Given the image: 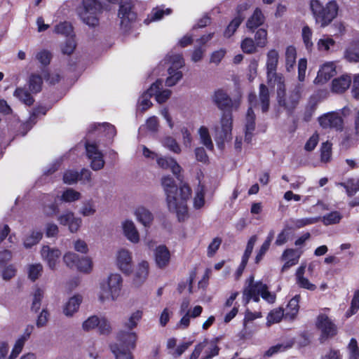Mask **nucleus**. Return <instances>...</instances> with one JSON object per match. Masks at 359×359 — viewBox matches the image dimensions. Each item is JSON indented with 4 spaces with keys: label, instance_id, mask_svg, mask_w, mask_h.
Instances as JSON below:
<instances>
[{
    "label": "nucleus",
    "instance_id": "1",
    "mask_svg": "<svg viewBox=\"0 0 359 359\" xmlns=\"http://www.w3.org/2000/svg\"><path fill=\"white\" fill-rule=\"evenodd\" d=\"M161 185L169 210L176 213L180 221L184 220L188 215L187 201L191 194V188L188 184H182L177 189L174 179L170 175L161 178Z\"/></svg>",
    "mask_w": 359,
    "mask_h": 359
},
{
    "label": "nucleus",
    "instance_id": "2",
    "mask_svg": "<svg viewBox=\"0 0 359 359\" xmlns=\"http://www.w3.org/2000/svg\"><path fill=\"white\" fill-rule=\"evenodd\" d=\"M123 278L117 273L109 274L102 280L99 284L98 299L104 303L116 301L121 294Z\"/></svg>",
    "mask_w": 359,
    "mask_h": 359
},
{
    "label": "nucleus",
    "instance_id": "3",
    "mask_svg": "<svg viewBox=\"0 0 359 359\" xmlns=\"http://www.w3.org/2000/svg\"><path fill=\"white\" fill-rule=\"evenodd\" d=\"M259 295L270 304L276 301V294L269 291L268 286L261 281L255 283L254 276H250L245 282V287L243 292V301L245 304H248L252 299L258 302Z\"/></svg>",
    "mask_w": 359,
    "mask_h": 359
},
{
    "label": "nucleus",
    "instance_id": "4",
    "mask_svg": "<svg viewBox=\"0 0 359 359\" xmlns=\"http://www.w3.org/2000/svg\"><path fill=\"white\" fill-rule=\"evenodd\" d=\"M111 4H102L99 0H83L79 15L82 21L90 27L98 25V15L103 11H111Z\"/></svg>",
    "mask_w": 359,
    "mask_h": 359
},
{
    "label": "nucleus",
    "instance_id": "5",
    "mask_svg": "<svg viewBox=\"0 0 359 359\" xmlns=\"http://www.w3.org/2000/svg\"><path fill=\"white\" fill-rule=\"evenodd\" d=\"M310 7L316 22L321 27H325L337 17L338 5L336 1H330L324 7L319 0H311Z\"/></svg>",
    "mask_w": 359,
    "mask_h": 359
},
{
    "label": "nucleus",
    "instance_id": "6",
    "mask_svg": "<svg viewBox=\"0 0 359 359\" xmlns=\"http://www.w3.org/2000/svg\"><path fill=\"white\" fill-rule=\"evenodd\" d=\"M304 86L297 83L288 93L285 91L284 81L278 83L277 100L280 106L291 112L297 106L303 92Z\"/></svg>",
    "mask_w": 359,
    "mask_h": 359
},
{
    "label": "nucleus",
    "instance_id": "7",
    "mask_svg": "<svg viewBox=\"0 0 359 359\" xmlns=\"http://www.w3.org/2000/svg\"><path fill=\"white\" fill-rule=\"evenodd\" d=\"M165 60L170 65L168 69L169 76L165 80V84L171 87L182 78V73L180 69L184 65V62L180 54L168 55Z\"/></svg>",
    "mask_w": 359,
    "mask_h": 359
},
{
    "label": "nucleus",
    "instance_id": "8",
    "mask_svg": "<svg viewBox=\"0 0 359 359\" xmlns=\"http://www.w3.org/2000/svg\"><path fill=\"white\" fill-rule=\"evenodd\" d=\"M118 15L120 19L121 28L123 32H127L134 27L137 20V13L134 11L132 2L121 3Z\"/></svg>",
    "mask_w": 359,
    "mask_h": 359
},
{
    "label": "nucleus",
    "instance_id": "9",
    "mask_svg": "<svg viewBox=\"0 0 359 359\" xmlns=\"http://www.w3.org/2000/svg\"><path fill=\"white\" fill-rule=\"evenodd\" d=\"M233 117L231 111L224 112L219 124L215 126V133L217 138L222 141L229 140L231 138Z\"/></svg>",
    "mask_w": 359,
    "mask_h": 359
},
{
    "label": "nucleus",
    "instance_id": "10",
    "mask_svg": "<svg viewBox=\"0 0 359 359\" xmlns=\"http://www.w3.org/2000/svg\"><path fill=\"white\" fill-rule=\"evenodd\" d=\"M320 126L324 129H334L336 131H342L344 121L339 111L325 113L318 118Z\"/></svg>",
    "mask_w": 359,
    "mask_h": 359
},
{
    "label": "nucleus",
    "instance_id": "11",
    "mask_svg": "<svg viewBox=\"0 0 359 359\" xmlns=\"http://www.w3.org/2000/svg\"><path fill=\"white\" fill-rule=\"evenodd\" d=\"M213 102L220 110H236L238 109L241 101L239 99L232 100L223 90H216L212 97Z\"/></svg>",
    "mask_w": 359,
    "mask_h": 359
},
{
    "label": "nucleus",
    "instance_id": "12",
    "mask_svg": "<svg viewBox=\"0 0 359 359\" xmlns=\"http://www.w3.org/2000/svg\"><path fill=\"white\" fill-rule=\"evenodd\" d=\"M279 53L275 49H271L266 54V74L269 82H271L273 79L277 83H281L283 81L282 75H279L276 73L277 66L278 63Z\"/></svg>",
    "mask_w": 359,
    "mask_h": 359
},
{
    "label": "nucleus",
    "instance_id": "13",
    "mask_svg": "<svg viewBox=\"0 0 359 359\" xmlns=\"http://www.w3.org/2000/svg\"><path fill=\"white\" fill-rule=\"evenodd\" d=\"M250 107L248 109L245 117V140L250 142L252 139L253 131L255 129V114L252 110V107L257 105V96L255 93H250L248 96Z\"/></svg>",
    "mask_w": 359,
    "mask_h": 359
},
{
    "label": "nucleus",
    "instance_id": "14",
    "mask_svg": "<svg viewBox=\"0 0 359 359\" xmlns=\"http://www.w3.org/2000/svg\"><path fill=\"white\" fill-rule=\"evenodd\" d=\"M116 264L118 269L125 274H130L133 270L132 252L122 248L117 250L116 254Z\"/></svg>",
    "mask_w": 359,
    "mask_h": 359
},
{
    "label": "nucleus",
    "instance_id": "15",
    "mask_svg": "<svg viewBox=\"0 0 359 359\" xmlns=\"http://www.w3.org/2000/svg\"><path fill=\"white\" fill-rule=\"evenodd\" d=\"M86 155L90 160V167L93 170H100L104 165V156L95 143L86 142Z\"/></svg>",
    "mask_w": 359,
    "mask_h": 359
},
{
    "label": "nucleus",
    "instance_id": "16",
    "mask_svg": "<svg viewBox=\"0 0 359 359\" xmlns=\"http://www.w3.org/2000/svg\"><path fill=\"white\" fill-rule=\"evenodd\" d=\"M317 327L322 332L320 338L321 343L337 334V329L336 325L326 315L321 314L318 317Z\"/></svg>",
    "mask_w": 359,
    "mask_h": 359
},
{
    "label": "nucleus",
    "instance_id": "17",
    "mask_svg": "<svg viewBox=\"0 0 359 359\" xmlns=\"http://www.w3.org/2000/svg\"><path fill=\"white\" fill-rule=\"evenodd\" d=\"M359 144V109H355L353 115V128L346 133L341 141L343 147L348 149Z\"/></svg>",
    "mask_w": 359,
    "mask_h": 359
},
{
    "label": "nucleus",
    "instance_id": "18",
    "mask_svg": "<svg viewBox=\"0 0 359 359\" xmlns=\"http://www.w3.org/2000/svg\"><path fill=\"white\" fill-rule=\"evenodd\" d=\"M57 221L61 225L67 226L70 232L76 233L80 229L82 220L74 216L71 211H66L58 216Z\"/></svg>",
    "mask_w": 359,
    "mask_h": 359
},
{
    "label": "nucleus",
    "instance_id": "19",
    "mask_svg": "<svg viewBox=\"0 0 359 359\" xmlns=\"http://www.w3.org/2000/svg\"><path fill=\"white\" fill-rule=\"evenodd\" d=\"M61 255V252L57 248H51L48 245H43L41 250V256L48 267L55 270Z\"/></svg>",
    "mask_w": 359,
    "mask_h": 359
},
{
    "label": "nucleus",
    "instance_id": "20",
    "mask_svg": "<svg viewBox=\"0 0 359 359\" xmlns=\"http://www.w3.org/2000/svg\"><path fill=\"white\" fill-rule=\"evenodd\" d=\"M121 229L123 236L133 244H137L140 241V233L130 219H126L121 222Z\"/></svg>",
    "mask_w": 359,
    "mask_h": 359
},
{
    "label": "nucleus",
    "instance_id": "21",
    "mask_svg": "<svg viewBox=\"0 0 359 359\" xmlns=\"http://www.w3.org/2000/svg\"><path fill=\"white\" fill-rule=\"evenodd\" d=\"M157 165L163 170H170L173 175L179 178V175L182 170L181 166L172 157L158 156L156 160Z\"/></svg>",
    "mask_w": 359,
    "mask_h": 359
},
{
    "label": "nucleus",
    "instance_id": "22",
    "mask_svg": "<svg viewBox=\"0 0 359 359\" xmlns=\"http://www.w3.org/2000/svg\"><path fill=\"white\" fill-rule=\"evenodd\" d=\"M154 259L156 266L160 269L165 268L170 259V253L165 245L158 246L154 251Z\"/></svg>",
    "mask_w": 359,
    "mask_h": 359
},
{
    "label": "nucleus",
    "instance_id": "23",
    "mask_svg": "<svg viewBox=\"0 0 359 359\" xmlns=\"http://www.w3.org/2000/svg\"><path fill=\"white\" fill-rule=\"evenodd\" d=\"M135 218L144 227L149 228L154 221L152 212L144 206L137 207L134 212Z\"/></svg>",
    "mask_w": 359,
    "mask_h": 359
},
{
    "label": "nucleus",
    "instance_id": "24",
    "mask_svg": "<svg viewBox=\"0 0 359 359\" xmlns=\"http://www.w3.org/2000/svg\"><path fill=\"white\" fill-rule=\"evenodd\" d=\"M336 74V67L333 62L324 64L318 72L315 79L316 83H324Z\"/></svg>",
    "mask_w": 359,
    "mask_h": 359
},
{
    "label": "nucleus",
    "instance_id": "25",
    "mask_svg": "<svg viewBox=\"0 0 359 359\" xmlns=\"http://www.w3.org/2000/svg\"><path fill=\"white\" fill-rule=\"evenodd\" d=\"M162 86V81L158 80L149 88L150 95H155L158 103L165 102L171 95V90L168 89L161 90Z\"/></svg>",
    "mask_w": 359,
    "mask_h": 359
},
{
    "label": "nucleus",
    "instance_id": "26",
    "mask_svg": "<svg viewBox=\"0 0 359 359\" xmlns=\"http://www.w3.org/2000/svg\"><path fill=\"white\" fill-rule=\"evenodd\" d=\"M137 339V334L134 332L120 331L117 334L118 342L116 344H120V347L126 349L134 348Z\"/></svg>",
    "mask_w": 359,
    "mask_h": 359
},
{
    "label": "nucleus",
    "instance_id": "27",
    "mask_svg": "<svg viewBox=\"0 0 359 359\" xmlns=\"http://www.w3.org/2000/svg\"><path fill=\"white\" fill-rule=\"evenodd\" d=\"M302 252L294 249L285 250L282 255V259L285 260V263L282 267V271H287L291 266L296 265L301 256Z\"/></svg>",
    "mask_w": 359,
    "mask_h": 359
},
{
    "label": "nucleus",
    "instance_id": "28",
    "mask_svg": "<svg viewBox=\"0 0 359 359\" xmlns=\"http://www.w3.org/2000/svg\"><path fill=\"white\" fill-rule=\"evenodd\" d=\"M82 302V297L80 295H74L69 298L63 306V313L67 317H72L76 313Z\"/></svg>",
    "mask_w": 359,
    "mask_h": 359
},
{
    "label": "nucleus",
    "instance_id": "29",
    "mask_svg": "<svg viewBox=\"0 0 359 359\" xmlns=\"http://www.w3.org/2000/svg\"><path fill=\"white\" fill-rule=\"evenodd\" d=\"M149 264L147 261L142 260L138 263L134 279L136 284L141 285L146 280L149 275Z\"/></svg>",
    "mask_w": 359,
    "mask_h": 359
},
{
    "label": "nucleus",
    "instance_id": "30",
    "mask_svg": "<svg viewBox=\"0 0 359 359\" xmlns=\"http://www.w3.org/2000/svg\"><path fill=\"white\" fill-rule=\"evenodd\" d=\"M201 344H204V356L201 359H211L219 354V348L217 339H204Z\"/></svg>",
    "mask_w": 359,
    "mask_h": 359
},
{
    "label": "nucleus",
    "instance_id": "31",
    "mask_svg": "<svg viewBox=\"0 0 359 359\" xmlns=\"http://www.w3.org/2000/svg\"><path fill=\"white\" fill-rule=\"evenodd\" d=\"M351 82V78L348 75H342L332 81V89L337 93H341L346 90Z\"/></svg>",
    "mask_w": 359,
    "mask_h": 359
},
{
    "label": "nucleus",
    "instance_id": "32",
    "mask_svg": "<svg viewBox=\"0 0 359 359\" xmlns=\"http://www.w3.org/2000/svg\"><path fill=\"white\" fill-rule=\"evenodd\" d=\"M264 22V16L259 8H256L252 16L248 20L246 27L251 31L257 29Z\"/></svg>",
    "mask_w": 359,
    "mask_h": 359
},
{
    "label": "nucleus",
    "instance_id": "33",
    "mask_svg": "<svg viewBox=\"0 0 359 359\" xmlns=\"http://www.w3.org/2000/svg\"><path fill=\"white\" fill-rule=\"evenodd\" d=\"M300 298L299 294H296L290 299L286 308V312L285 313V318L293 320L296 317L299 311Z\"/></svg>",
    "mask_w": 359,
    "mask_h": 359
},
{
    "label": "nucleus",
    "instance_id": "34",
    "mask_svg": "<svg viewBox=\"0 0 359 359\" xmlns=\"http://www.w3.org/2000/svg\"><path fill=\"white\" fill-rule=\"evenodd\" d=\"M344 58L350 62H359V43H351L345 50Z\"/></svg>",
    "mask_w": 359,
    "mask_h": 359
},
{
    "label": "nucleus",
    "instance_id": "35",
    "mask_svg": "<svg viewBox=\"0 0 359 359\" xmlns=\"http://www.w3.org/2000/svg\"><path fill=\"white\" fill-rule=\"evenodd\" d=\"M43 212L47 216H53L58 212V208L52 201V196L48 194L44 195L43 198Z\"/></svg>",
    "mask_w": 359,
    "mask_h": 359
},
{
    "label": "nucleus",
    "instance_id": "36",
    "mask_svg": "<svg viewBox=\"0 0 359 359\" xmlns=\"http://www.w3.org/2000/svg\"><path fill=\"white\" fill-rule=\"evenodd\" d=\"M13 95L27 106L32 105L34 102L31 93L25 88H16L13 93Z\"/></svg>",
    "mask_w": 359,
    "mask_h": 359
},
{
    "label": "nucleus",
    "instance_id": "37",
    "mask_svg": "<svg viewBox=\"0 0 359 359\" xmlns=\"http://www.w3.org/2000/svg\"><path fill=\"white\" fill-rule=\"evenodd\" d=\"M285 67L287 72H290L294 69V65L296 63L297 58V50L296 48L290 46L287 47L285 50Z\"/></svg>",
    "mask_w": 359,
    "mask_h": 359
},
{
    "label": "nucleus",
    "instance_id": "38",
    "mask_svg": "<svg viewBox=\"0 0 359 359\" xmlns=\"http://www.w3.org/2000/svg\"><path fill=\"white\" fill-rule=\"evenodd\" d=\"M172 11L170 8L163 9L161 8H155L152 9L147 18L144 20L146 24L151 22L158 21L161 20L165 15H170Z\"/></svg>",
    "mask_w": 359,
    "mask_h": 359
},
{
    "label": "nucleus",
    "instance_id": "39",
    "mask_svg": "<svg viewBox=\"0 0 359 359\" xmlns=\"http://www.w3.org/2000/svg\"><path fill=\"white\" fill-rule=\"evenodd\" d=\"M110 349L116 359H133L131 352L128 349L120 347V344H112L110 345Z\"/></svg>",
    "mask_w": 359,
    "mask_h": 359
},
{
    "label": "nucleus",
    "instance_id": "40",
    "mask_svg": "<svg viewBox=\"0 0 359 359\" xmlns=\"http://www.w3.org/2000/svg\"><path fill=\"white\" fill-rule=\"evenodd\" d=\"M259 100L261 103L263 112L268 111L269 108V88L263 83L259 86Z\"/></svg>",
    "mask_w": 359,
    "mask_h": 359
},
{
    "label": "nucleus",
    "instance_id": "41",
    "mask_svg": "<svg viewBox=\"0 0 359 359\" xmlns=\"http://www.w3.org/2000/svg\"><path fill=\"white\" fill-rule=\"evenodd\" d=\"M44 296V290L40 287L34 288L32 297V305L31 310L34 312H37L41 305V301Z\"/></svg>",
    "mask_w": 359,
    "mask_h": 359
},
{
    "label": "nucleus",
    "instance_id": "42",
    "mask_svg": "<svg viewBox=\"0 0 359 359\" xmlns=\"http://www.w3.org/2000/svg\"><path fill=\"white\" fill-rule=\"evenodd\" d=\"M335 45V41L327 35H324L317 42V48L320 52L328 53Z\"/></svg>",
    "mask_w": 359,
    "mask_h": 359
},
{
    "label": "nucleus",
    "instance_id": "43",
    "mask_svg": "<svg viewBox=\"0 0 359 359\" xmlns=\"http://www.w3.org/2000/svg\"><path fill=\"white\" fill-rule=\"evenodd\" d=\"M142 316L143 312L141 310H136L133 312L128 318L124 322V327L129 330H132L137 327L138 323L142 319Z\"/></svg>",
    "mask_w": 359,
    "mask_h": 359
},
{
    "label": "nucleus",
    "instance_id": "44",
    "mask_svg": "<svg viewBox=\"0 0 359 359\" xmlns=\"http://www.w3.org/2000/svg\"><path fill=\"white\" fill-rule=\"evenodd\" d=\"M274 233H275V232L273 230H271L269 231L266 241L262 245V246L260 247V249L259 250V251L256 255V257H255L256 263H259L260 262V260L262 259L264 255L266 254V252L269 249L271 243L274 237Z\"/></svg>",
    "mask_w": 359,
    "mask_h": 359
},
{
    "label": "nucleus",
    "instance_id": "45",
    "mask_svg": "<svg viewBox=\"0 0 359 359\" xmlns=\"http://www.w3.org/2000/svg\"><path fill=\"white\" fill-rule=\"evenodd\" d=\"M320 217H306L302 219H290V222L292 227L295 229H300L304 226L313 224L320 221Z\"/></svg>",
    "mask_w": 359,
    "mask_h": 359
},
{
    "label": "nucleus",
    "instance_id": "46",
    "mask_svg": "<svg viewBox=\"0 0 359 359\" xmlns=\"http://www.w3.org/2000/svg\"><path fill=\"white\" fill-rule=\"evenodd\" d=\"M201 142L208 149L212 150L214 147L208 128L201 126L198 129Z\"/></svg>",
    "mask_w": 359,
    "mask_h": 359
},
{
    "label": "nucleus",
    "instance_id": "47",
    "mask_svg": "<svg viewBox=\"0 0 359 359\" xmlns=\"http://www.w3.org/2000/svg\"><path fill=\"white\" fill-rule=\"evenodd\" d=\"M339 184L346 189L349 196L359 191V179H348L346 182H341Z\"/></svg>",
    "mask_w": 359,
    "mask_h": 359
},
{
    "label": "nucleus",
    "instance_id": "48",
    "mask_svg": "<svg viewBox=\"0 0 359 359\" xmlns=\"http://www.w3.org/2000/svg\"><path fill=\"white\" fill-rule=\"evenodd\" d=\"M205 205V188L203 185L198 184L196 189V194L194 198V207L195 209H200Z\"/></svg>",
    "mask_w": 359,
    "mask_h": 359
},
{
    "label": "nucleus",
    "instance_id": "49",
    "mask_svg": "<svg viewBox=\"0 0 359 359\" xmlns=\"http://www.w3.org/2000/svg\"><path fill=\"white\" fill-rule=\"evenodd\" d=\"M342 219V215L338 211H332L324 215L320 219L325 226L339 223Z\"/></svg>",
    "mask_w": 359,
    "mask_h": 359
},
{
    "label": "nucleus",
    "instance_id": "50",
    "mask_svg": "<svg viewBox=\"0 0 359 359\" xmlns=\"http://www.w3.org/2000/svg\"><path fill=\"white\" fill-rule=\"evenodd\" d=\"M312 35L313 32L311 29L308 25L304 26L302 30V38L304 44L308 50H311L313 46Z\"/></svg>",
    "mask_w": 359,
    "mask_h": 359
},
{
    "label": "nucleus",
    "instance_id": "51",
    "mask_svg": "<svg viewBox=\"0 0 359 359\" xmlns=\"http://www.w3.org/2000/svg\"><path fill=\"white\" fill-rule=\"evenodd\" d=\"M162 144L164 147L169 149L175 154H180L181 152V147L176 140L172 137H165L162 140Z\"/></svg>",
    "mask_w": 359,
    "mask_h": 359
},
{
    "label": "nucleus",
    "instance_id": "52",
    "mask_svg": "<svg viewBox=\"0 0 359 359\" xmlns=\"http://www.w3.org/2000/svg\"><path fill=\"white\" fill-rule=\"evenodd\" d=\"M42 78L37 74H33L29 79V89L32 93H37L41 90Z\"/></svg>",
    "mask_w": 359,
    "mask_h": 359
},
{
    "label": "nucleus",
    "instance_id": "53",
    "mask_svg": "<svg viewBox=\"0 0 359 359\" xmlns=\"http://www.w3.org/2000/svg\"><path fill=\"white\" fill-rule=\"evenodd\" d=\"M241 48L245 53L252 54L256 53L259 47L252 39L246 37L241 41Z\"/></svg>",
    "mask_w": 359,
    "mask_h": 359
},
{
    "label": "nucleus",
    "instance_id": "54",
    "mask_svg": "<svg viewBox=\"0 0 359 359\" xmlns=\"http://www.w3.org/2000/svg\"><path fill=\"white\" fill-rule=\"evenodd\" d=\"M80 198L81 194L71 188L66 189L61 196V200L67 203L78 201Z\"/></svg>",
    "mask_w": 359,
    "mask_h": 359
},
{
    "label": "nucleus",
    "instance_id": "55",
    "mask_svg": "<svg viewBox=\"0 0 359 359\" xmlns=\"http://www.w3.org/2000/svg\"><path fill=\"white\" fill-rule=\"evenodd\" d=\"M332 156V144L328 141L323 142L320 148V160L323 163L330 161Z\"/></svg>",
    "mask_w": 359,
    "mask_h": 359
},
{
    "label": "nucleus",
    "instance_id": "56",
    "mask_svg": "<svg viewBox=\"0 0 359 359\" xmlns=\"http://www.w3.org/2000/svg\"><path fill=\"white\" fill-rule=\"evenodd\" d=\"M76 267L79 271L88 273L93 269V262L89 257H83L79 259Z\"/></svg>",
    "mask_w": 359,
    "mask_h": 359
},
{
    "label": "nucleus",
    "instance_id": "57",
    "mask_svg": "<svg viewBox=\"0 0 359 359\" xmlns=\"http://www.w3.org/2000/svg\"><path fill=\"white\" fill-rule=\"evenodd\" d=\"M43 266L41 264H30L28 266V276L30 280L35 281L41 276Z\"/></svg>",
    "mask_w": 359,
    "mask_h": 359
},
{
    "label": "nucleus",
    "instance_id": "58",
    "mask_svg": "<svg viewBox=\"0 0 359 359\" xmlns=\"http://www.w3.org/2000/svg\"><path fill=\"white\" fill-rule=\"evenodd\" d=\"M285 316L284 311L282 309H276L271 311L267 316V323L271 325L279 323Z\"/></svg>",
    "mask_w": 359,
    "mask_h": 359
},
{
    "label": "nucleus",
    "instance_id": "59",
    "mask_svg": "<svg viewBox=\"0 0 359 359\" xmlns=\"http://www.w3.org/2000/svg\"><path fill=\"white\" fill-rule=\"evenodd\" d=\"M42 238V233L40 231H32L24 241L25 248H31L39 242Z\"/></svg>",
    "mask_w": 359,
    "mask_h": 359
},
{
    "label": "nucleus",
    "instance_id": "60",
    "mask_svg": "<svg viewBox=\"0 0 359 359\" xmlns=\"http://www.w3.org/2000/svg\"><path fill=\"white\" fill-rule=\"evenodd\" d=\"M255 41L259 48H264L267 44V32L264 29H259L255 35Z\"/></svg>",
    "mask_w": 359,
    "mask_h": 359
},
{
    "label": "nucleus",
    "instance_id": "61",
    "mask_svg": "<svg viewBox=\"0 0 359 359\" xmlns=\"http://www.w3.org/2000/svg\"><path fill=\"white\" fill-rule=\"evenodd\" d=\"M243 20V18H242L240 15L233 19L230 24L228 25L227 28L226 29L224 32V36L226 37H230L236 32L237 28L242 22Z\"/></svg>",
    "mask_w": 359,
    "mask_h": 359
},
{
    "label": "nucleus",
    "instance_id": "62",
    "mask_svg": "<svg viewBox=\"0 0 359 359\" xmlns=\"http://www.w3.org/2000/svg\"><path fill=\"white\" fill-rule=\"evenodd\" d=\"M79 259V256L72 252H68L63 256L64 262L69 268L76 267Z\"/></svg>",
    "mask_w": 359,
    "mask_h": 359
},
{
    "label": "nucleus",
    "instance_id": "63",
    "mask_svg": "<svg viewBox=\"0 0 359 359\" xmlns=\"http://www.w3.org/2000/svg\"><path fill=\"white\" fill-rule=\"evenodd\" d=\"M359 309V290L354 292L351 300L350 309L346 311V316L347 318L355 314Z\"/></svg>",
    "mask_w": 359,
    "mask_h": 359
},
{
    "label": "nucleus",
    "instance_id": "64",
    "mask_svg": "<svg viewBox=\"0 0 359 359\" xmlns=\"http://www.w3.org/2000/svg\"><path fill=\"white\" fill-rule=\"evenodd\" d=\"M52 55L47 50H41L36 54V60H38L43 66H47L50 64Z\"/></svg>",
    "mask_w": 359,
    "mask_h": 359
}]
</instances>
